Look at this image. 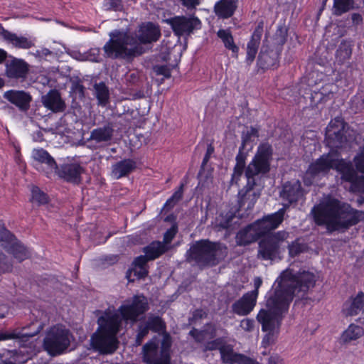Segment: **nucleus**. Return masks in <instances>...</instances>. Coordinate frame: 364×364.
Segmentation results:
<instances>
[{"label": "nucleus", "instance_id": "14", "mask_svg": "<svg viewBox=\"0 0 364 364\" xmlns=\"http://www.w3.org/2000/svg\"><path fill=\"white\" fill-rule=\"evenodd\" d=\"M177 36H189L195 30L201 27L200 21L194 16H175L166 20Z\"/></svg>", "mask_w": 364, "mask_h": 364}, {"label": "nucleus", "instance_id": "34", "mask_svg": "<svg viewBox=\"0 0 364 364\" xmlns=\"http://www.w3.org/2000/svg\"><path fill=\"white\" fill-rule=\"evenodd\" d=\"M168 250V246H166L162 242L154 241L144 247V252L149 259L154 260L165 253Z\"/></svg>", "mask_w": 364, "mask_h": 364}, {"label": "nucleus", "instance_id": "17", "mask_svg": "<svg viewBox=\"0 0 364 364\" xmlns=\"http://www.w3.org/2000/svg\"><path fill=\"white\" fill-rule=\"evenodd\" d=\"M257 303L256 291H250L235 301L231 306V311L233 314L245 316L250 314L254 309Z\"/></svg>", "mask_w": 364, "mask_h": 364}, {"label": "nucleus", "instance_id": "16", "mask_svg": "<svg viewBox=\"0 0 364 364\" xmlns=\"http://www.w3.org/2000/svg\"><path fill=\"white\" fill-rule=\"evenodd\" d=\"M85 168L80 164H63L57 166L55 171L56 175L68 183L78 185L82 181V174Z\"/></svg>", "mask_w": 364, "mask_h": 364}, {"label": "nucleus", "instance_id": "63", "mask_svg": "<svg viewBox=\"0 0 364 364\" xmlns=\"http://www.w3.org/2000/svg\"><path fill=\"white\" fill-rule=\"evenodd\" d=\"M238 364H260L256 360L252 359L250 357H247L245 355H242L241 360L239 361Z\"/></svg>", "mask_w": 364, "mask_h": 364}, {"label": "nucleus", "instance_id": "43", "mask_svg": "<svg viewBox=\"0 0 364 364\" xmlns=\"http://www.w3.org/2000/svg\"><path fill=\"white\" fill-rule=\"evenodd\" d=\"M31 191V201L33 203H36L37 205H41L48 203L47 195L43 191H42L38 187L32 186Z\"/></svg>", "mask_w": 364, "mask_h": 364}, {"label": "nucleus", "instance_id": "52", "mask_svg": "<svg viewBox=\"0 0 364 364\" xmlns=\"http://www.w3.org/2000/svg\"><path fill=\"white\" fill-rule=\"evenodd\" d=\"M156 75H162L164 78H170L171 76V68L166 65H156L152 68Z\"/></svg>", "mask_w": 364, "mask_h": 364}, {"label": "nucleus", "instance_id": "12", "mask_svg": "<svg viewBox=\"0 0 364 364\" xmlns=\"http://www.w3.org/2000/svg\"><path fill=\"white\" fill-rule=\"evenodd\" d=\"M148 309L146 298L143 295H136L127 300L125 304L119 308V311L124 320L136 322Z\"/></svg>", "mask_w": 364, "mask_h": 364}, {"label": "nucleus", "instance_id": "30", "mask_svg": "<svg viewBox=\"0 0 364 364\" xmlns=\"http://www.w3.org/2000/svg\"><path fill=\"white\" fill-rule=\"evenodd\" d=\"M237 0H220L215 5V13L220 18H230L237 9Z\"/></svg>", "mask_w": 364, "mask_h": 364}, {"label": "nucleus", "instance_id": "39", "mask_svg": "<svg viewBox=\"0 0 364 364\" xmlns=\"http://www.w3.org/2000/svg\"><path fill=\"white\" fill-rule=\"evenodd\" d=\"M221 358L224 363L233 364L237 363L241 360L242 354L235 353L230 345H223L220 348Z\"/></svg>", "mask_w": 364, "mask_h": 364}, {"label": "nucleus", "instance_id": "26", "mask_svg": "<svg viewBox=\"0 0 364 364\" xmlns=\"http://www.w3.org/2000/svg\"><path fill=\"white\" fill-rule=\"evenodd\" d=\"M217 329L215 324L206 323L203 329L193 328L188 333L197 343L204 344L206 340L213 339L217 336Z\"/></svg>", "mask_w": 364, "mask_h": 364}, {"label": "nucleus", "instance_id": "48", "mask_svg": "<svg viewBox=\"0 0 364 364\" xmlns=\"http://www.w3.org/2000/svg\"><path fill=\"white\" fill-rule=\"evenodd\" d=\"M13 263L11 259L3 252L0 251V274L11 272Z\"/></svg>", "mask_w": 364, "mask_h": 364}, {"label": "nucleus", "instance_id": "40", "mask_svg": "<svg viewBox=\"0 0 364 364\" xmlns=\"http://www.w3.org/2000/svg\"><path fill=\"white\" fill-rule=\"evenodd\" d=\"M354 5V0H333L332 14L336 16H340L353 9L355 8Z\"/></svg>", "mask_w": 364, "mask_h": 364}, {"label": "nucleus", "instance_id": "10", "mask_svg": "<svg viewBox=\"0 0 364 364\" xmlns=\"http://www.w3.org/2000/svg\"><path fill=\"white\" fill-rule=\"evenodd\" d=\"M171 341L169 335L166 334L161 341L160 350L156 340H151L142 348L143 361L146 364H156L161 363L164 354L168 357V364H171L170 349Z\"/></svg>", "mask_w": 364, "mask_h": 364}, {"label": "nucleus", "instance_id": "54", "mask_svg": "<svg viewBox=\"0 0 364 364\" xmlns=\"http://www.w3.org/2000/svg\"><path fill=\"white\" fill-rule=\"evenodd\" d=\"M149 330L144 324H140L138 327V333L135 340V345L140 346L144 338L148 335Z\"/></svg>", "mask_w": 364, "mask_h": 364}, {"label": "nucleus", "instance_id": "29", "mask_svg": "<svg viewBox=\"0 0 364 364\" xmlns=\"http://www.w3.org/2000/svg\"><path fill=\"white\" fill-rule=\"evenodd\" d=\"M364 307V293L359 291L355 297L351 301H346L343 309V312L346 316H353L358 315L363 310Z\"/></svg>", "mask_w": 364, "mask_h": 364}, {"label": "nucleus", "instance_id": "38", "mask_svg": "<svg viewBox=\"0 0 364 364\" xmlns=\"http://www.w3.org/2000/svg\"><path fill=\"white\" fill-rule=\"evenodd\" d=\"M333 92L328 87H323L318 91H314L311 93V102L314 106L325 103L333 97Z\"/></svg>", "mask_w": 364, "mask_h": 364}, {"label": "nucleus", "instance_id": "55", "mask_svg": "<svg viewBox=\"0 0 364 364\" xmlns=\"http://www.w3.org/2000/svg\"><path fill=\"white\" fill-rule=\"evenodd\" d=\"M267 334L262 339V344L264 347L273 343L279 332V331H267Z\"/></svg>", "mask_w": 364, "mask_h": 364}, {"label": "nucleus", "instance_id": "61", "mask_svg": "<svg viewBox=\"0 0 364 364\" xmlns=\"http://www.w3.org/2000/svg\"><path fill=\"white\" fill-rule=\"evenodd\" d=\"M131 272H133L134 276H136L139 279L144 278L148 274V270L146 267H133L130 269Z\"/></svg>", "mask_w": 364, "mask_h": 364}, {"label": "nucleus", "instance_id": "23", "mask_svg": "<svg viewBox=\"0 0 364 364\" xmlns=\"http://www.w3.org/2000/svg\"><path fill=\"white\" fill-rule=\"evenodd\" d=\"M114 132L113 124L108 122L102 127L92 130L88 141H94L100 145L107 144L112 141Z\"/></svg>", "mask_w": 364, "mask_h": 364}, {"label": "nucleus", "instance_id": "47", "mask_svg": "<svg viewBox=\"0 0 364 364\" xmlns=\"http://www.w3.org/2000/svg\"><path fill=\"white\" fill-rule=\"evenodd\" d=\"M85 87L79 80L72 82L70 93L75 99L83 100L85 98Z\"/></svg>", "mask_w": 364, "mask_h": 364}, {"label": "nucleus", "instance_id": "25", "mask_svg": "<svg viewBox=\"0 0 364 364\" xmlns=\"http://www.w3.org/2000/svg\"><path fill=\"white\" fill-rule=\"evenodd\" d=\"M136 168V162L130 159L119 161L112 166L111 176L119 179L129 176Z\"/></svg>", "mask_w": 364, "mask_h": 364}, {"label": "nucleus", "instance_id": "33", "mask_svg": "<svg viewBox=\"0 0 364 364\" xmlns=\"http://www.w3.org/2000/svg\"><path fill=\"white\" fill-rule=\"evenodd\" d=\"M42 328L38 326L36 331L32 333L25 332L26 328H23L21 331H14L12 333H0V341L7 339H18L21 342H26L30 338L37 335Z\"/></svg>", "mask_w": 364, "mask_h": 364}, {"label": "nucleus", "instance_id": "8", "mask_svg": "<svg viewBox=\"0 0 364 364\" xmlns=\"http://www.w3.org/2000/svg\"><path fill=\"white\" fill-rule=\"evenodd\" d=\"M72 335L70 331L62 326L50 328L43 340L44 349L51 355L63 353L70 346Z\"/></svg>", "mask_w": 364, "mask_h": 364}, {"label": "nucleus", "instance_id": "44", "mask_svg": "<svg viewBox=\"0 0 364 364\" xmlns=\"http://www.w3.org/2000/svg\"><path fill=\"white\" fill-rule=\"evenodd\" d=\"M16 239L9 230L4 226H0V242L4 249H8Z\"/></svg>", "mask_w": 364, "mask_h": 364}, {"label": "nucleus", "instance_id": "1", "mask_svg": "<svg viewBox=\"0 0 364 364\" xmlns=\"http://www.w3.org/2000/svg\"><path fill=\"white\" fill-rule=\"evenodd\" d=\"M316 281V275L308 270L287 268L282 271L274 282L273 292L267 299L266 309H262L257 316L262 330L279 331L294 298L303 297L314 287Z\"/></svg>", "mask_w": 364, "mask_h": 364}, {"label": "nucleus", "instance_id": "4", "mask_svg": "<svg viewBox=\"0 0 364 364\" xmlns=\"http://www.w3.org/2000/svg\"><path fill=\"white\" fill-rule=\"evenodd\" d=\"M272 148L269 144H262L245 169L247 185L245 193L239 200V207L250 210L260 197V190L254 191L261 186V178L270 171Z\"/></svg>", "mask_w": 364, "mask_h": 364}, {"label": "nucleus", "instance_id": "28", "mask_svg": "<svg viewBox=\"0 0 364 364\" xmlns=\"http://www.w3.org/2000/svg\"><path fill=\"white\" fill-rule=\"evenodd\" d=\"M0 35L2 36L4 40L11 43L16 48L28 49L34 46L33 41L23 36H18L16 34L4 29L2 26H0Z\"/></svg>", "mask_w": 364, "mask_h": 364}, {"label": "nucleus", "instance_id": "11", "mask_svg": "<svg viewBox=\"0 0 364 364\" xmlns=\"http://www.w3.org/2000/svg\"><path fill=\"white\" fill-rule=\"evenodd\" d=\"M337 160V151H330L326 154H323L309 165L306 172L305 183L309 185L311 183V179L327 174L331 169L335 168Z\"/></svg>", "mask_w": 364, "mask_h": 364}, {"label": "nucleus", "instance_id": "62", "mask_svg": "<svg viewBox=\"0 0 364 364\" xmlns=\"http://www.w3.org/2000/svg\"><path fill=\"white\" fill-rule=\"evenodd\" d=\"M351 20L353 26H358L363 23V18L361 14L353 13L351 14Z\"/></svg>", "mask_w": 364, "mask_h": 364}, {"label": "nucleus", "instance_id": "7", "mask_svg": "<svg viewBox=\"0 0 364 364\" xmlns=\"http://www.w3.org/2000/svg\"><path fill=\"white\" fill-rule=\"evenodd\" d=\"M285 209L281 208L275 213L264 216L244 229L236 235V242L239 246H246L255 242L269 231L278 228L284 220Z\"/></svg>", "mask_w": 364, "mask_h": 364}, {"label": "nucleus", "instance_id": "45", "mask_svg": "<svg viewBox=\"0 0 364 364\" xmlns=\"http://www.w3.org/2000/svg\"><path fill=\"white\" fill-rule=\"evenodd\" d=\"M289 254L291 257H296L307 250V245L297 239L288 245Z\"/></svg>", "mask_w": 364, "mask_h": 364}, {"label": "nucleus", "instance_id": "59", "mask_svg": "<svg viewBox=\"0 0 364 364\" xmlns=\"http://www.w3.org/2000/svg\"><path fill=\"white\" fill-rule=\"evenodd\" d=\"M356 168L364 173V149L354 158Z\"/></svg>", "mask_w": 364, "mask_h": 364}, {"label": "nucleus", "instance_id": "5", "mask_svg": "<svg viewBox=\"0 0 364 364\" xmlns=\"http://www.w3.org/2000/svg\"><path fill=\"white\" fill-rule=\"evenodd\" d=\"M228 250L225 245L200 240L193 243L186 252V260L201 269L214 267L225 259Z\"/></svg>", "mask_w": 364, "mask_h": 364}, {"label": "nucleus", "instance_id": "53", "mask_svg": "<svg viewBox=\"0 0 364 364\" xmlns=\"http://www.w3.org/2000/svg\"><path fill=\"white\" fill-rule=\"evenodd\" d=\"M287 29L285 27L279 26L275 33V40L278 45L282 46L287 41Z\"/></svg>", "mask_w": 364, "mask_h": 364}, {"label": "nucleus", "instance_id": "51", "mask_svg": "<svg viewBox=\"0 0 364 364\" xmlns=\"http://www.w3.org/2000/svg\"><path fill=\"white\" fill-rule=\"evenodd\" d=\"M178 232V225L176 223H173L171 227L166 231L164 235L163 243L167 246L169 245L173 239L175 237Z\"/></svg>", "mask_w": 364, "mask_h": 364}, {"label": "nucleus", "instance_id": "24", "mask_svg": "<svg viewBox=\"0 0 364 364\" xmlns=\"http://www.w3.org/2000/svg\"><path fill=\"white\" fill-rule=\"evenodd\" d=\"M263 33V22L261 21L259 23L257 26L255 28L251 39L247 43V58L246 62L247 65L252 64L255 58V55L257 53L260 41L262 38V35Z\"/></svg>", "mask_w": 364, "mask_h": 364}, {"label": "nucleus", "instance_id": "56", "mask_svg": "<svg viewBox=\"0 0 364 364\" xmlns=\"http://www.w3.org/2000/svg\"><path fill=\"white\" fill-rule=\"evenodd\" d=\"M105 6L114 11H121L123 8L122 0H105Z\"/></svg>", "mask_w": 364, "mask_h": 364}, {"label": "nucleus", "instance_id": "18", "mask_svg": "<svg viewBox=\"0 0 364 364\" xmlns=\"http://www.w3.org/2000/svg\"><path fill=\"white\" fill-rule=\"evenodd\" d=\"M42 105L53 113L63 112L66 109V104L61 97L60 92L56 89L49 90L41 97Z\"/></svg>", "mask_w": 364, "mask_h": 364}, {"label": "nucleus", "instance_id": "13", "mask_svg": "<svg viewBox=\"0 0 364 364\" xmlns=\"http://www.w3.org/2000/svg\"><path fill=\"white\" fill-rule=\"evenodd\" d=\"M334 168L341 174L343 181L350 183L353 191H364V176H358L352 163L341 159L338 153Z\"/></svg>", "mask_w": 364, "mask_h": 364}, {"label": "nucleus", "instance_id": "36", "mask_svg": "<svg viewBox=\"0 0 364 364\" xmlns=\"http://www.w3.org/2000/svg\"><path fill=\"white\" fill-rule=\"evenodd\" d=\"M6 250L12 254L14 257L19 262L25 260L29 257V252L28 250L17 239H16L11 244V246L8 249H6Z\"/></svg>", "mask_w": 364, "mask_h": 364}, {"label": "nucleus", "instance_id": "21", "mask_svg": "<svg viewBox=\"0 0 364 364\" xmlns=\"http://www.w3.org/2000/svg\"><path fill=\"white\" fill-rule=\"evenodd\" d=\"M281 49H269L263 46L259 53L257 65L262 70L277 68L279 63V55Z\"/></svg>", "mask_w": 364, "mask_h": 364}, {"label": "nucleus", "instance_id": "42", "mask_svg": "<svg viewBox=\"0 0 364 364\" xmlns=\"http://www.w3.org/2000/svg\"><path fill=\"white\" fill-rule=\"evenodd\" d=\"M363 334V329L361 327L350 324L348 329L343 332L342 337L345 342H349L359 338Z\"/></svg>", "mask_w": 364, "mask_h": 364}, {"label": "nucleus", "instance_id": "46", "mask_svg": "<svg viewBox=\"0 0 364 364\" xmlns=\"http://www.w3.org/2000/svg\"><path fill=\"white\" fill-rule=\"evenodd\" d=\"M210 340L211 341H207L203 345V352L212 351L215 350H219L220 351V348L225 343L224 338L220 337Z\"/></svg>", "mask_w": 364, "mask_h": 364}, {"label": "nucleus", "instance_id": "49", "mask_svg": "<svg viewBox=\"0 0 364 364\" xmlns=\"http://www.w3.org/2000/svg\"><path fill=\"white\" fill-rule=\"evenodd\" d=\"M183 185L181 184L178 189L174 192L172 196L166 201L164 209L169 210L172 208L183 197Z\"/></svg>", "mask_w": 364, "mask_h": 364}, {"label": "nucleus", "instance_id": "15", "mask_svg": "<svg viewBox=\"0 0 364 364\" xmlns=\"http://www.w3.org/2000/svg\"><path fill=\"white\" fill-rule=\"evenodd\" d=\"M279 196L287 202L284 204L285 210L290 205L296 203L304 196V190L299 180L287 181L282 185V190L279 192Z\"/></svg>", "mask_w": 364, "mask_h": 364}, {"label": "nucleus", "instance_id": "9", "mask_svg": "<svg viewBox=\"0 0 364 364\" xmlns=\"http://www.w3.org/2000/svg\"><path fill=\"white\" fill-rule=\"evenodd\" d=\"M259 242L258 257L266 260H274L279 257L280 247L289 237V232L278 231L265 234Z\"/></svg>", "mask_w": 364, "mask_h": 364}, {"label": "nucleus", "instance_id": "31", "mask_svg": "<svg viewBox=\"0 0 364 364\" xmlns=\"http://www.w3.org/2000/svg\"><path fill=\"white\" fill-rule=\"evenodd\" d=\"M32 157L35 161L47 166V168L48 169L47 174L55 172L57 168L58 164L53 157L43 149H33L32 151Z\"/></svg>", "mask_w": 364, "mask_h": 364}, {"label": "nucleus", "instance_id": "58", "mask_svg": "<svg viewBox=\"0 0 364 364\" xmlns=\"http://www.w3.org/2000/svg\"><path fill=\"white\" fill-rule=\"evenodd\" d=\"M240 326L247 332H252L255 328V321L253 319L244 318L240 321Z\"/></svg>", "mask_w": 364, "mask_h": 364}, {"label": "nucleus", "instance_id": "35", "mask_svg": "<svg viewBox=\"0 0 364 364\" xmlns=\"http://www.w3.org/2000/svg\"><path fill=\"white\" fill-rule=\"evenodd\" d=\"M217 36L222 40L225 47L232 51V57L237 58L239 48L235 45L230 31L228 29H220L217 33Z\"/></svg>", "mask_w": 364, "mask_h": 364}, {"label": "nucleus", "instance_id": "37", "mask_svg": "<svg viewBox=\"0 0 364 364\" xmlns=\"http://www.w3.org/2000/svg\"><path fill=\"white\" fill-rule=\"evenodd\" d=\"M93 87L98 105L106 107L109 103V90L108 87L103 82L95 83Z\"/></svg>", "mask_w": 364, "mask_h": 364}, {"label": "nucleus", "instance_id": "22", "mask_svg": "<svg viewBox=\"0 0 364 364\" xmlns=\"http://www.w3.org/2000/svg\"><path fill=\"white\" fill-rule=\"evenodd\" d=\"M28 70V63L21 59L13 58L6 62V74L9 78L25 79Z\"/></svg>", "mask_w": 364, "mask_h": 364}, {"label": "nucleus", "instance_id": "60", "mask_svg": "<svg viewBox=\"0 0 364 364\" xmlns=\"http://www.w3.org/2000/svg\"><path fill=\"white\" fill-rule=\"evenodd\" d=\"M149 258L145 255H140L135 258L134 260L132 265L136 267H146V263L149 261Z\"/></svg>", "mask_w": 364, "mask_h": 364}, {"label": "nucleus", "instance_id": "64", "mask_svg": "<svg viewBox=\"0 0 364 364\" xmlns=\"http://www.w3.org/2000/svg\"><path fill=\"white\" fill-rule=\"evenodd\" d=\"M268 364H283V360L278 355H272L269 358Z\"/></svg>", "mask_w": 364, "mask_h": 364}, {"label": "nucleus", "instance_id": "32", "mask_svg": "<svg viewBox=\"0 0 364 364\" xmlns=\"http://www.w3.org/2000/svg\"><path fill=\"white\" fill-rule=\"evenodd\" d=\"M239 219L236 218L232 212L226 213H220L216 218L215 225L218 228V230H227L231 231L239 226Z\"/></svg>", "mask_w": 364, "mask_h": 364}, {"label": "nucleus", "instance_id": "19", "mask_svg": "<svg viewBox=\"0 0 364 364\" xmlns=\"http://www.w3.org/2000/svg\"><path fill=\"white\" fill-rule=\"evenodd\" d=\"M3 97L21 112H27L30 109L32 97L28 92L11 90L5 92Z\"/></svg>", "mask_w": 364, "mask_h": 364}, {"label": "nucleus", "instance_id": "20", "mask_svg": "<svg viewBox=\"0 0 364 364\" xmlns=\"http://www.w3.org/2000/svg\"><path fill=\"white\" fill-rule=\"evenodd\" d=\"M344 128L345 123L343 119L338 117L331 120L326 127V136L333 142V146L338 147L344 141Z\"/></svg>", "mask_w": 364, "mask_h": 364}, {"label": "nucleus", "instance_id": "2", "mask_svg": "<svg viewBox=\"0 0 364 364\" xmlns=\"http://www.w3.org/2000/svg\"><path fill=\"white\" fill-rule=\"evenodd\" d=\"M161 36L159 28L152 23L140 27L136 36L128 31L114 30L103 47L105 56L111 59L130 60L143 53L140 44L156 42Z\"/></svg>", "mask_w": 364, "mask_h": 364}, {"label": "nucleus", "instance_id": "6", "mask_svg": "<svg viewBox=\"0 0 364 364\" xmlns=\"http://www.w3.org/2000/svg\"><path fill=\"white\" fill-rule=\"evenodd\" d=\"M98 323L102 331L92 336V347L103 354L114 353L118 347L116 334L121 324L120 316L117 313H105L98 318Z\"/></svg>", "mask_w": 364, "mask_h": 364}, {"label": "nucleus", "instance_id": "3", "mask_svg": "<svg viewBox=\"0 0 364 364\" xmlns=\"http://www.w3.org/2000/svg\"><path fill=\"white\" fill-rule=\"evenodd\" d=\"M311 213L315 223L318 225H326L329 232L348 228L364 221L363 211L355 210L336 199L314 206Z\"/></svg>", "mask_w": 364, "mask_h": 364}, {"label": "nucleus", "instance_id": "41", "mask_svg": "<svg viewBox=\"0 0 364 364\" xmlns=\"http://www.w3.org/2000/svg\"><path fill=\"white\" fill-rule=\"evenodd\" d=\"M144 325L149 331L151 330L156 333L166 331V323L159 316H149Z\"/></svg>", "mask_w": 364, "mask_h": 364}, {"label": "nucleus", "instance_id": "50", "mask_svg": "<svg viewBox=\"0 0 364 364\" xmlns=\"http://www.w3.org/2000/svg\"><path fill=\"white\" fill-rule=\"evenodd\" d=\"M258 129L250 127L249 129H247L245 132H242V144H244V146H246L250 142L252 137H258Z\"/></svg>", "mask_w": 364, "mask_h": 364}, {"label": "nucleus", "instance_id": "27", "mask_svg": "<svg viewBox=\"0 0 364 364\" xmlns=\"http://www.w3.org/2000/svg\"><path fill=\"white\" fill-rule=\"evenodd\" d=\"M245 149L246 146H244V144H241L239 148L238 154L235 158L236 164L234 166L233 173L230 181L232 185L234 183L237 184L243 172L245 173L247 168V166L245 167V161L247 156V152L245 151Z\"/></svg>", "mask_w": 364, "mask_h": 364}, {"label": "nucleus", "instance_id": "57", "mask_svg": "<svg viewBox=\"0 0 364 364\" xmlns=\"http://www.w3.org/2000/svg\"><path fill=\"white\" fill-rule=\"evenodd\" d=\"M213 152H214V147L212 146V144H209L207 147L206 153L203 157L202 164L200 166V169L198 173V176H200L202 175L203 171H204L205 166L207 164V163L208 162V161L210 158V156L213 154Z\"/></svg>", "mask_w": 364, "mask_h": 364}]
</instances>
